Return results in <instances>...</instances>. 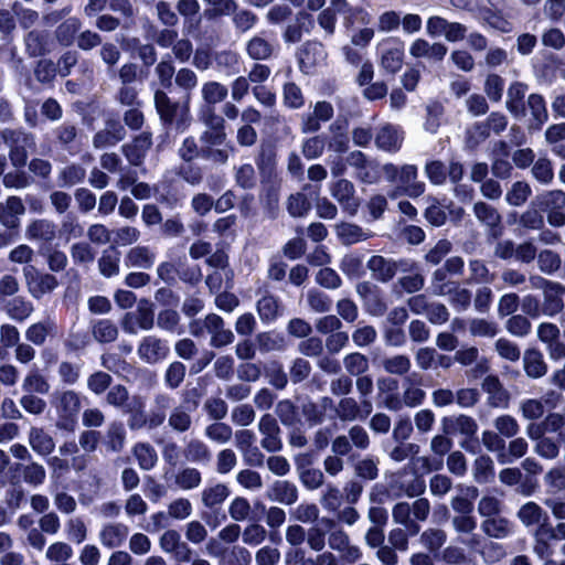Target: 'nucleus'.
<instances>
[{
  "instance_id": "nucleus-1",
  "label": "nucleus",
  "mask_w": 565,
  "mask_h": 565,
  "mask_svg": "<svg viewBox=\"0 0 565 565\" xmlns=\"http://www.w3.org/2000/svg\"><path fill=\"white\" fill-rule=\"evenodd\" d=\"M51 404L57 415L56 428L73 431L82 408L81 395L73 390L55 392Z\"/></svg>"
},
{
  "instance_id": "nucleus-2",
  "label": "nucleus",
  "mask_w": 565,
  "mask_h": 565,
  "mask_svg": "<svg viewBox=\"0 0 565 565\" xmlns=\"http://www.w3.org/2000/svg\"><path fill=\"white\" fill-rule=\"evenodd\" d=\"M1 138L10 149L11 163L17 168L24 167L28 160V150L35 148L34 136L20 129H4L1 132Z\"/></svg>"
},
{
  "instance_id": "nucleus-3",
  "label": "nucleus",
  "mask_w": 565,
  "mask_h": 565,
  "mask_svg": "<svg viewBox=\"0 0 565 565\" xmlns=\"http://www.w3.org/2000/svg\"><path fill=\"white\" fill-rule=\"evenodd\" d=\"M154 105L164 124L175 125L177 130L183 131L190 124V113L184 106L172 103L168 95L162 90L154 93Z\"/></svg>"
},
{
  "instance_id": "nucleus-4",
  "label": "nucleus",
  "mask_w": 565,
  "mask_h": 565,
  "mask_svg": "<svg viewBox=\"0 0 565 565\" xmlns=\"http://www.w3.org/2000/svg\"><path fill=\"white\" fill-rule=\"evenodd\" d=\"M328 545L331 551L339 554L338 559L343 565L355 564L363 557L361 547L353 544L349 534L340 527L333 529L329 532Z\"/></svg>"
},
{
  "instance_id": "nucleus-5",
  "label": "nucleus",
  "mask_w": 565,
  "mask_h": 565,
  "mask_svg": "<svg viewBox=\"0 0 565 565\" xmlns=\"http://www.w3.org/2000/svg\"><path fill=\"white\" fill-rule=\"evenodd\" d=\"M381 66L390 74L397 73L404 63L405 44L394 36L383 39L377 44Z\"/></svg>"
},
{
  "instance_id": "nucleus-6",
  "label": "nucleus",
  "mask_w": 565,
  "mask_h": 565,
  "mask_svg": "<svg viewBox=\"0 0 565 565\" xmlns=\"http://www.w3.org/2000/svg\"><path fill=\"white\" fill-rule=\"evenodd\" d=\"M372 277L381 282H387L396 275L397 271L411 270L413 264L406 259L395 260L381 255L372 256L366 264Z\"/></svg>"
},
{
  "instance_id": "nucleus-7",
  "label": "nucleus",
  "mask_w": 565,
  "mask_h": 565,
  "mask_svg": "<svg viewBox=\"0 0 565 565\" xmlns=\"http://www.w3.org/2000/svg\"><path fill=\"white\" fill-rule=\"evenodd\" d=\"M25 284L30 295L35 299H41L44 295L54 291L58 281L55 276L47 273H40L34 266L23 268Z\"/></svg>"
},
{
  "instance_id": "nucleus-8",
  "label": "nucleus",
  "mask_w": 565,
  "mask_h": 565,
  "mask_svg": "<svg viewBox=\"0 0 565 565\" xmlns=\"http://www.w3.org/2000/svg\"><path fill=\"white\" fill-rule=\"evenodd\" d=\"M154 323V312L147 301L140 302L135 311L127 312L121 321L122 330L129 334H137L139 330L148 331Z\"/></svg>"
},
{
  "instance_id": "nucleus-9",
  "label": "nucleus",
  "mask_w": 565,
  "mask_h": 565,
  "mask_svg": "<svg viewBox=\"0 0 565 565\" xmlns=\"http://www.w3.org/2000/svg\"><path fill=\"white\" fill-rule=\"evenodd\" d=\"M200 118L206 127L202 140L213 146L222 145L226 138L224 118L211 106L202 109Z\"/></svg>"
},
{
  "instance_id": "nucleus-10",
  "label": "nucleus",
  "mask_w": 565,
  "mask_h": 565,
  "mask_svg": "<svg viewBox=\"0 0 565 565\" xmlns=\"http://www.w3.org/2000/svg\"><path fill=\"white\" fill-rule=\"evenodd\" d=\"M170 352L168 341L156 335L143 337L137 348L139 359L147 364H156L167 359Z\"/></svg>"
},
{
  "instance_id": "nucleus-11",
  "label": "nucleus",
  "mask_w": 565,
  "mask_h": 565,
  "mask_svg": "<svg viewBox=\"0 0 565 565\" xmlns=\"http://www.w3.org/2000/svg\"><path fill=\"white\" fill-rule=\"evenodd\" d=\"M330 193L349 215L356 214L360 202L355 196L353 183L347 179H339L330 184Z\"/></svg>"
},
{
  "instance_id": "nucleus-12",
  "label": "nucleus",
  "mask_w": 565,
  "mask_h": 565,
  "mask_svg": "<svg viewBox=\"0 0 565 565\" xmlns=\"http://www.w3.org/2000/svg\"><path fill=\"white\" fill-rule=\"evenodd\" d=\"M258 430L262 435L260 445L268 452H277L282 448L280 428L274 416L265 414L258 422Z\"/></svg>"
},
{
  "instance_id": "nucleus-13",
  "label": "nucleus",
  "mask_w": 565,
  "mask_h": 565,
  "mask_svg": "<svg viewBox=\"0 0 565 565\" xmlns=\"http://www.w3.org/2000/svg\"><path fill=\"white\" fill-rule=\"evenodd\" d=\"M160 548L168 554H173L180 562H189L192 551L188 543L182 541L181 535L175 530H167L159 539Z\"/></svg>"
},
{
  "instance_id": "nucleus-14",
  "label": "nucleus",
  "mask_w": 565,
  "mask_h": 565,
  "mask_svg": "<svg viewBox=\"0 0 565 565\" xmlns=\"http://www.w3.org/2000/svg\"><path fill=\"white\" fill-rule=\"evenodd\" d=\"M365 412L362 411L358 401L353 397H343L339 401L335 413L343 422H353L356 419H365L372 411V404L369 399H362Z\"/></svg>"
},
{
  "instance_id": "nucleus-15",
  "label": "nucleus",
  "mask_w": 565,
  "mask_h": 565,
  "mask_svg": "<svg viewBox=\"0 0 565 565\" xmlns=\"http://www.w3.org/2000/svg\"><path fill=\"white\" fill-rule=\"evenodd\" d=\"M398 182L402 185V192L409 198H418L426 190V184L418 180V169L415 164L401 167Z\"/></svg>"
},
{
  "instance_id": "nucleus-16",
  "label": "nucleus",
  "mask_w": 565,
  "mask_h": 565,
  "mask_svg": "<svg viewBox=\"0 0 565 565\" xmlns=\"http://www.w3.org/2000/svg\"><path fill=\"white\" fill-rule=\"evenodd\" d=\"M447 46L443 43H429L424 39H416L409 47V54L415 58H426L430 62H440L447 54Z\"/></svg>"
},
{
  "instance_id": "nucleus-17",
  "label": "nucleus",
  "mask_w": 565,
  "mask_h": 565,
  "mask_svg": "<svg viewBox=\"0 0 565 565\" xmlns=\"http://www.w3.org/2000/svg\"><path fill=\"white\" fill-rule=\"evenodd\" d=\"M404 140L403 130L390 124L382 126L376 136L375 143L379 149L387 152H396L402 147Z\"/></svg>"
},
{
  "instance_id": "nucleus-18",
  "label": "nucleus",
  "mask_w": 565,
  "mask_h": 565,
  "mask_svg": "<svg viewBox=\"0 0 565 565\" xmlns=\"http://www.w3.org/2000/svg\"><path fill=\"white\" fill-rule=\"evenodd\" d=\"M205 328L211 334V345L214 348L227 345L234 340V333L224 328L223 319L215 313L206 316Z\"/></svg>"
},
{
  "instance_id": "nucleus-19",
  "label": "nucleus",
  "mask_w": 565,
  "mask_h": 565,
  "mask_svg": "<svg viewBox=\"0 0 565 565\" xmlns=\"http://www.w3.org/2000/svg\"><path fill=\"white\" fill-rule=\"evenodd\" d=\"M56 334L57 326L55 320L47 318L30 324L25 330L24 337L30 343L40 347L43 345L49 338H55Z\"/></svg>"
},
{
  "instance_id": "nucleus-20",
  "label": "nucleus",
  "mask_w": 565,
  "mask_h": 565,
  "mask_svg": "<svg viewBox=\"0 0 565 565\" xmlns=\"http://www.w3.org/2000/svg\"><path fill=\"white\" fill-rule=\"evenodd\" d=\"M55 237L56 225L50 220H33L25 227V238L31 242L51 243Z\"/></svg>"
},
{
  "instance_id": "nucleus-21",
  "label": "nucleus",
  "mask_w": 565,
  "mask_h": 565,
  "mask_svg": "<svg viewBox=\"0 0 565 565\" xmlns=\"http://www.w3.org/2000/svg\"><path fill=\"white\" fill-rule=\"evenodd\" d=\"M25 212L22 200L18 196H9L4 203L0 202V223L9 228L19 226V217Z\"/></svg>"
},
{
  "instance_id": "nucleus-22",
  "label": "nucleus",
  "mask_w": 565,
  "mask_h": 565,
  "mask_svg": "<svg viewBox=\"0 0 565 565\" xmlns=\"http://www.w3.org/2000/svg\"><path fill=\"white\" fill-rule=\"evenodd\" d=\"M482 390L488 394L490 406L497 408L508 407L510 395L497 376L488 375L482 382Z\"/></svg>"
},
{
  "instance_id": "nucleus-23",
  "label": "nucleus",
  "mask_w": 565,
  "mask_h": 565,
  "mask_svg": "<svg viewBox=\"0 0 565 565\" xmlns=\"http://www.w3.org/2000/svg\"><path fill=\"white\" fill-rule=\"evenodd\" d=\"M267 498L273 502L291 505L298 500V489L288 480H276L269 487Z\"/></svg>"
},
{
  "instance_id": "nucleus-24",
  "label": "nucleus",
  "mask_w": 565,
  "mask_h": 565,
  "mask_svg": "<svg viewBox=\"0 0 565 565\" xmlns=\"http://www.w3.org/2000/svg\"><path fill=\"white\" fill-rule=\"evenodd\" d=\"M126 137L125 127L117 120H108L105 129L98 131L93 139L96 148L115 146Z\"/></svg>"
},
{
  "instance_id": "nucleus-25",
  "label": "nucleus",
  "mask_w": 565,
  "mask_h": 565,
  "mask_svg": "<svg viewBox=\"0 0 565 565\" xmlns=\"http://www.w3.org/2000/svg\"><path fill=\"white\" fill-rule=\"evenodd\" d=\"M129 534V529L122 523H107L98 534L100 543L108 548L119 547Z\"/></svg>"
},
{
  "instance_id": "nucleus-26",
  "label": "nucleus",
  "mask_w": 565,
  "mask_h": 565,
  "mask_svg": "<svg viewBox=\"0 0 565 565\" xmlns=\"http://www.w3.org/2000/svg\"><path fill=\"white\" fill-rule=\"evenodd\" d=\"M481 530L489 537L503 540L514 533V525L509 519L497 515L484 519L481 522Z\"/></svg>"
},
{
  "instance_id": "nucleus-27",
  "label": "nucleus",
  "mask_w": 565,
  "mask_h": 565,
  "mask_svg": "<svg viewBox=\"0 0 565 565\" xmlns=\"http://www.w3.org/2000/svg\"><path fill=\"white\" fill-rule=\"evenodd\" d=\"M565 295V286L554 282L547 290L543 292V315L554 317L562 312L564 302L562 296Z\"/></svg>"
},
{
  "instance_id": "nucleus-28",
  "label": "nucleus",
  "mask_w": 565,
  "mask_h": 565,
  "mask_svg": "<svg viewBox=\"0 0 565 565\" xmlns=\"http://www.w3.org/2000/svg\"><path fill=\"white\" fill-rule=\"evenodd\" d=\"M231 490L225 483H209L201 492V501L205 508L213 509L222 505L230 497Z\"/></svg>"
},
{
  "instance_id": "nucleus-29",
  "label": "nucleus",
  "mask_w": 565,
  "mask_h": 565,
  "mask_svg": "<svg viewBox=\"0 0 565 565\" xmlns=\"http://www.w3.org/2000/svg\"><path fill=\"white\" fill-rule=\"evenodd\" d=\"M394 487H396L401 493L411 498L420 495L426 489L425 481L422 477L406 471L397 476L394 480Z\"/></svg>"
},
{
  "instance_id": "nucleus-30",
  "label": "nucleus",
  "mask_w": 565,
  "mask_h": 565,
  "mask_svg": "<svg viewBox=\"0 0 565 565\" xmlns=\"http://www.w3.org/2000/svg\"><path fill=\"white\" fill-rule=\"evenodd\" d=\"M520 522L527 529L536 527L544 520H550L548 514L537 503L529 501L516 512Z\"/></svg>"
},
{
  "instance_id": "nucleus-31",
  "label": "nucleus",
  "mask_w": 565,
  "mask_h": 565,
  "mask_svg": "<svg viewBox=\"0 0 565 565\" xmlns=\"http://www.w3.org/2000/svg\"><path fill=\"white\" fill-rule=\"evenodd\" d=\"M172 397L168 394H157L148 414V427L157 428L161 426L167 418V411L172 405Z\"/></svg>"
},
{
  "instance_id": "nucleus-32",
  "label": "nucleus",
  "mask_w": 565,
  "mask_h": 565,
  "mask_svg": "<svg viewBox=\"0 0 565 565\" xmlns=\"http://www.w3.org/2000/svg\"><path fill=\"white\" fill-rule=\"evenodd\" d=\"M473 212L478 221L491 228L494 237L500 235L501 215L493 206L484 202H477L473 205Z\"/></svg>"
},
{
  "instance_id": "nucleus-33",
  "label": "nucleus",
  "mask_w": 565,
  "mask_h": 565,
  "mask_svg": "<svg viewBox=\"0 0 565 565\" xmlns=\"http://www.w3.org/2000/svg\"><path fill=\"white\" fill-rule=\"evenodd\" d=\"M193 408L189 404L174 406L169 415L168 425L177 433H185L191 428Z\"/></svg>"
},
{
  "instance_id": "nucleus-34",
  "label": "nucleus",
  "mask_w": 565,
  "mask_h": 565,
  "mask_svg": "<svg viewBox=\"0 0 565 565\" xmlns=\"http://www.w3.org/2000/svg\"><path fill=\"white\" fill-rule=\"evenodd\" d=\"M274 50V42L265 38L264 34L255 35L246 43V52L255 61L269 58Z\"/></svg>"
},
{
  "instance_id": "nucleus-35",
  "label": "nucleus",
  "mask_w": 565,
  "mask_h": 565,
  "mask_svg": "<svg viewBox=\"0 0 565 565\" xmlns=\"http://www.w3.org/2000/svg\"><path fill=\"white\" fill-rule=\"evenodd\" d=\"M183 456L189 462L200 465L209 463L212 458L209 446L198 438H192L186 441Z\"/></svg>"
},
{
  "instance_id": "nucleus-36",
  "label": "nucleus",
  "mask_w": 565,
  "mask_h": 565,
  "mask_svg": "<svg viewBox=\"0 0 565 565\" xmlns=\"http://www.w3.org/2000/svg\"><path fill=\"white\" fill-rule=\"evenodd\" d=\"M29 444L40 456H49L55 448L54 439L43 428L32 427L29 431Z\"/></svg>"
},
{
  "instance_id": "nucleus-37",
  "label": "nucleus",
  "mask_w": 565,
  "mask_h": 565,
  "mask_svg": "<svg viewBox=\"0 0 565 565\" xmlns=\"http://www.w3.org/2000/svg\"><path fill=\"white\" fill-rule=\"evenodd\" d=\"M524 371L527 376L539 379L546 374L547 365L544 361L543 354L535 349L526 350L523 355Z\"/></svg>"
},
{
  "instance_id": "nucleus-38",
  "label": "nucleus",
  "mask_w": 565,
  "mask_h": 565,
  "mask_svg": "<svg viewBox=\"0 0 565 565\" xmlns=\"http://www.w3.org/2000/svg\"><path fill=\"white\" fill-rule=\"evenodd\" d=\"M154 260L156 255L149 247L136 246L127 253L125 257V265L127 267L149 269L154 264Z\"/></svg>"
},
{
  "instance_id": "nucleus-39",
  "label": "nucleus",
  "mask_w": 565,
  "mask_h": 565,
  "mask_svg": "<svg viewBox=\"0 0 565 565\" xmlns=\"http://www.w3.org/2000/svg\"><path fill=\"white\" fill-rule=\"evenodd\" d=\"M527 92V85L514 82L510 85L507 94V108L515 117L524 113L523 99Z\"/></svg>"
},
{
  "instance_id": "nucleus-40",
  "label": "nucleus",
  "mask_w": 565,
  "mask_h": 565,
  "mask_svg": "<svg viewBox=\"0 0 565 565\" xmlns=\"http://www.w3.org/2000/svg\"><path fill=\"white\" fill-rule=\"evenodd\" d=\"M338 238L344 245H352L370 237V234L353 223L342 222L335 225Z\"/></svg>"
},
{
  "instance_id": "nucleus-41",
  "label": "nucleus",
  "mask_w": 565,
  "mask_h": 565,
  "mask_svg": "<svg viewBox=\"0 0 565 565\" xmlns=\"http://www.w3.org/2000/svg\"><path fill=\"white\" fill-rule=\"evenodd\" d=\"M481 440L489 451L497 454V459L501 465L511 462L505 454V441L497 431L484 430Z\"/></svg>"
},
{
  "instance_id": "nucleus-42",
  "label": "nucleus",
  "mask_w": 565,
  "mask_h": 565,
  "mask_svg": "<svg viewBox=\"0 0 565 565\" xmlns=\"http://www.w3.org/2000/svg\"><path fill=\"white\" fill-rule=\"evenodd\" d=\"M4 310L7 315L15 321H24L34 311V307L31 301L24 297H13L6 302Z\"/></svg>"
},
{
  "instance_id": "nucleus-43",
  "label": "nucleus",
  "mask_w": 565,
  "mask_h": 565,
  "mask_svg": "<svg viewBox=\"0 0 565 565\" xmlns=\"http://www.w3.org/2000/svg\"><path fill=\"white\" fill-rule=\"evenodd\" d=\"M326 58V51L321 43L319 42H308L306 43L301 51L299 61L302 67L310 68Z\"/></svg>"
},
{
  "instance_id": "nucleus-44",
  "label": "nucleus",
  "mask_w": 565,
  "mask_h": 565,
  "mask_svg": "<svg viewBox=\"0 0 565 565\" xmlns=\"http://www.w3.org/2000/svg\"><path fill=\"white\" fill-rule=\"evenodd\" d=\"M333 4L338 8V14L343 18L347 28L353 25L356 21L361 23L369 22V14L361 8H352L345 0H333Z\"/></svg>"
},
{
  "instance_id": "nucleus-45",
  "label": "nucleus",
  "mask_w": 565,
  "mask_h": 565,
  "mask_svg": "<svg viewBox=\"0 0 565 565\" xmlns=\"http://www.w3.org/2000/svg\"><path fill=\"white\" fill-rule=\"evenodd\" d=\"M332 407V399L323 397L319 404L307 402L302 404V415L311 425H318L323 422L328 408Z\"/></svg>"
},
{
  "instance_id": "nucleus-46",
  "label": "nucleus",
  "mask_w": 565,
  "mask_h": 565,
  "mask_svg": "<svg viewBox=\"0 0 565 565\" xmlns=\"http://www.w3.org/2000/svg\"><path fill=\"white\" fill-rule=\"evenodd\" d=\"M22 388L28 393L45 395L50 392L51 385L47 379L38 370L31 369L25 375Z\"/></svg>"
},
{
  "instance_id": "nucleus-47",
  "label": "nucleus",
  "mask_w": 565,
  "mask_h": 565,
  "mask_svg": "<svg viewBox=\"0 0 565 565\" xmlns=\"http://www.w3.org/2000/svg\"><path fill=\"white\" fill-rule=\"evenodd\" d=\"M258 316L264 323L275 321L280 315V305L271 295L263 296L256 305Z\"/></svg>"
},
{
  "instance_id": "nucleus-48",
  "label": "nucleus",
  "mask_w": 565,
  "mask_h": 565,
  "mask_svg": "<svg viewBox=\"0 0 565 565\" xmlns=\"http://www.w3.org/2000/svg\"><path fill=\"white\" fill-rule=\"evenodd\" d=\"M174 483L183 491L196 489L202 483V473L199 469L193 467L182 468L175 475Z\"/></svg>"
},
{
  "instance_id": "nucleus-49",
  "label": "nucleus",
  "mask_w": 565,
  "mask_h": 565,
  "mask_svg": "<svg viewBox=\"0 0 565 565\" xmlns=\"http://www.w3.org/2000/svg\"><path fill=\"white\" fill-rule=\"evenodd\" d=\"M24 42L26 51L31 56H41L49 52V34L44 31H30Z\"/></svg>"
},
{
  "instance_id": "nucleus-50",
  "label": "nucleus",
  "mask_w": 565,
  "mask_h": 565,
  "mask_svg": "<svg viewBox=\"0 0 565 565\" xmlns=\"http://www.w3.org/2000/svg\"><path fill=\"white\" fill-rule=\"evenodd\" d=\"M403 403L406 407H417L422 405L426 398V392L415 384L414 380L409 376L403 381Z\"/></svg>"
},
{
  "instance_id": "nucleus-51",
  "label": "nucleus",
  "mask_w": 565,
  "mask_h": 565,
  "mask_svg": "<svg viewBox=\"0 0 565 565\" xmlns=\"http://www.w3.org/2000/svg\"><path fill=\"white\" fill-rule=\"evenodd\" d=\"M412 508L407 502L396 503L392 511V516L395 523L402 524L406 527L409 535H415L419 532V525L411 519Z\"/></svg>"
},
{
  "instance_id": "nucleus-52",
  "label": "nucleus",
  "mask_w": 565,
  "mask_h": 565,
  "mask_svg": "<svg viewBox=\"0 0 565 565\" xmlns=\"http://www.w3.org/2000/svg\"><path fill=\"white\" fill-rule=\"evenodd\" d=\"M120 253L115 247L105 249L98 259V268L103 276L111 277L119 273Z\"/></svg>"
},
{
  "instance_id": "nucleus-53",
  "label": "nucleus",
  "mask_w": 565,
  "mask_h": 565,
  "mask_svg": "<svg viewBox=\"0 0 565 565\" xmlns=\"http://www.w3.org/2000/svg\"><path fill=\"white\" fill-rule=\"evenodd\" d=\"M132 452L142 470H151L158 461L157 452L150 444L138 443Z\"/></svg>"
},
{
  "instance_id": "nucleus-54",
  "label": "nucleus",
  "mask_w": 565,
  "mask_h": 565,
  "mask_svg": "<svg viewBox=\"0 0 565 565\" xmlns=\"http://www.w3.org/2000/svg\"><path fill=\"white\" fill-rule=\"evenodd\" d=\"M527 108L533 118V124L531 126H535V128H541L542 125L547 120L548 114L545 105V100L543 96L539 94H531L527 98Z\"/></svg>"
},
{
  "instance_id": "nucleus-55",
  "label": "nucleus",
  "mask_w": 565,
  "mask_h": 565,
  "mask_svg": "<svg viewBox=\"0 0 565 565\" xmlns=\"http://www.w3.org/2000/svg\"><path fill=\"white\" fill-rule=\"evenodd\" d=\"M473 478L478 483H488L494 477L493 460L486 455L479 456L473 462Z\"/></svg>"
},
{
  "instance_id": "nucleus-56",
  "label": "nucleus",
  "mask_w": 565,
  "mask_h": 565,
  "mask_svg": "<svg viewBox=\"0 0 565 565\" xmlns=\"http://www.w3.org/2000/svg\"><path fill=\"white\" fill-rule=\"evenodd\" d=\"M420 543L430 553L438 552L447 541V534L444 530L430 527L420 534Z\"/></svg>"
},
{
  "instance_id": "nucleus-57",
  "label": "nucleus",
  "mask_w": 565,
  "mask_h": 565,
  "mask_svg": "<svg viewBox=\"0 0 565 565\" xmlns=\"http://www.w3.org/2000/svg\"><path fill=\"white\" fill-rule=\"evenodd\" d=\"M94 338L102 343H109L117 339V326L109 319H99L93 326Z\"/></svg>"
},
{
  "instance_id": "nucleus-58",
  "label": "nucleus",
  "mask_w": 565,
  "mask_h": 565,
  "mask_svg": "<svg viewBox=\"0 0 565 565\" xmlns=\"http://www.w3.org/2000/svg\"><path fill=\"white\" fill-rule=\"evenodd\" d=\"M227 94V87L218 82H206L202 86V97L207 106L211 107L212 105L223 102Z\"/></svg>"
},
{
  "instance_id": "nucleus-59",
  "label": "nucleus",
  "mask_w": 565,
  "mask_h": 565,
  "mask_svg": "<svg viewBox=\"0 0 565 565\" xmlns=\"http://www.w3.org/2000/svg\"><path fill=\"white\" fill-rule=\"evenodd\" d=\"M256 164L263 179H270L276 170L277 160L275 151L267 147L262 148Z\"/></svg>"
},
{
  "instance_id": "nucleus-60",
  "label": "nucleus",
  "mask_w": 565,
  "mask_h": 565,
  "mask_svg": "<svg viewBox=\"0 0 565 565\" xmlns=\"http://www.w3.org/2000/svg\"><path fill=\"white\" fill-rule=\"evenodd\" d=\"M81 25L82 24L78 19H76V18L67 19L66 21L61 23L55 31L57 41L62 45H65V46L71 45L75 39V34L79 31Z\"/></svg>"
},
{
  "instance_id": "nucleus-61",
  "label": "nucleus",
  "mask_w": 565,
  "mask_h": 565,
  "mask_svg": "<svg viewBox=\"0 0 565 565\" xmlns=\"http://www.w3.org/2000/svg\"><path fill=\"white\" fill-rule=\"evenodd\" d=\"M204 435L211 441L223 445L232 439L233 429L225 423L216 422L205 427Z\"/></svg>"
},
{
  "instance_id": "nucleus-62",
  "label": "nucleus",
  "mask_w": 565,
  "mask_h": 565,
  "mask_svg": "<svg viewBox=\"0 0 565 565\" xmlns=\"http://www.w3.org/2000/svg\"><path fill=\"white\" fill-rule=\"evenodd\" d=\"M446 296L449 297L451 307L458 312L468 310L471 305L470 290L460 287L457 282L450 288V292Z\"/></svg>"
},
{
  "instance_id": "nucleus-63",
  "label": "nucleus",
  "mask_w": 565,
  "mask_h": 565,
  "mask_svg": "<svg viewBox=\"0 0 565 565\" xmlns=\"http://www.w3.org/2000/svg\"><path fill=\"white\" fill-rule=\"evenodd\" d=\"M382 366L390 374L404 375L411 370L412 362L407 355L395 354L383 359Z\"/></svg>"
},
{
  "instance_id": "nucleus-64",
  "label": "nucleus",
  "mask_w": 565,
  "mask_h": 565,
  "mask_svg": "<svg viewBox=\"0 0 565 565\" xmlns=\"http://www.w3.org/2000/svg\"><path fill=\"white\" fill-rule=\"evenodd\" d=\"M561 265L562 259L559 255L551 249H543L537 254L539 269L546 275L557 271Z\"/></svg>"
}]
</instances>
